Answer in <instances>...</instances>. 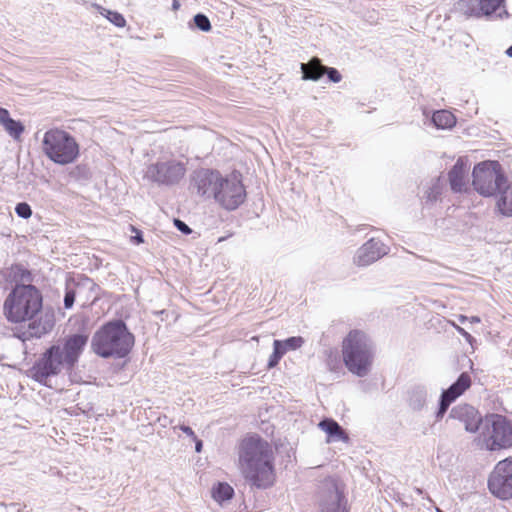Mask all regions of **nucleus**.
I'll list each match as a JSON object with an SVG mask.
<instances>
[{
    "label": "nucleus",
    "mask_w": 512,
    "mask_h": 512,
    "mask_svg": "<svg viewBox=\"0 0 512 512\" xmlns=\"http://www.w3.org/2000/svg\"><path fill=\"white\" fill-rule=\"evenodd\" d=\"M186 164L176 159L159 160L147 166L144 178L158 185L172 186L181 181Z\"/></svg>",
    "instance_id": "6e6552de"
},
{
    "label": "nucleus",
    "mask_w": 512,
    "mask_h": 512,
    "mask_svg": "<svg viewBox=\"0 0 512 512\" xmlns=\"http://www.w3.org/2000/svg\"><path fill=\"white\" fill-rule=\"evenodd\" d=\"M31 302L32 285H16L4 303V311L7 319L12 322L30 321L32 319V315L29 314ZM31 328L32 322H29L28 331L19 335V338H21L23 342L29 340L32 336V332H30Z\"/></svg>",
    "instance_id": "423d86ee"
},
{
    "label": "nucleus",
    "mask_w": 512,
    "mask_h": 512,
    "mask_svg": "<svg viewBox=\"0 0 512 512\" xmlns=\"http://www.w3.org/2000/svg\"><path fill=\"white\" fill-rule=\"evenodd\" d=\"M133 344L134 336L124 322L117 320L106 323L95 332L91 348L103 358H123L130 352Z\"/></svg>",
    "instance_id": "f03ea898"
},
{
    "label": "nucleus",
    "mask_w": 512,
    "mask_h": 512,
    "mask_svg": "<svg viewBox=\"0 0 512 512\" xmlns=\"http://www.w3.org/2000/svg\"><path fill=\"white\" fill-rule=\"evenodd\" d=\"M318 427L327 434V442L348 441V436L343 428L333 419L326 418L322 420Z\"/></svg>",
    "instance_id": "4be33fe9"
},
{
    "label": "nucleus",
    "mask_w": 512,
    "mask_h": 512,
    "mask_svg": "<svg viewBox=\"0 0 512 512\" xmlns=\"http://www.w3.org/2000/svg\"><path fill=\"white\" fill-rule=\"evenodd\" d=\"M193 441L195 442L196 452L200 453L202 451V447H203L202 441L199 440L197 437H196V440H193Z\"/></svg>",
    "instance_id": "a19ab883"
},
{
    "label": "nucleus",
    "mask_w": 512,
    "mask_h": 512,
    "mask_svg": "<svg viewBox=\"0 0 512 512\" xmlns=\"http://www.w3.org/2000/svg\"><path fill=\"white\" fill-rule=\"evenodd\" d=\"M96 8L102 16L107 18L115 26L123 28L126 25L124 16L119 12L108 10L100 5H96Z\"/></svg>",
    "instance_id": "c756f323"
},
{
    "label": "nucleus",
    "mask_w": 512,
    "mask_h": 512,
    "mask_svg": "<svg viewBox=\"0 0 512 512\" xmlns=\"http://www.w3.org/2000/svg\"><path fill=\"white\" fill-rule=\"evenodd\" d=\"M470 163L466 157H459L448 172L450 188L455 193L466 192L469 188Z\"/></svg>",
    "instance_id": "a211bd4d"
},
{
    "label": "nucleus",
    "mask_w": 512,
    "mask_h": 512,
    "mask_svg": "<svg viewBox=\"0 0 512 512\" xmlns=\"http://www.w3.org/2000/svg\"><path fill=\"white\" fill-rule=\"evenodd\" d=\"M497 16H498L499 18H502V17H503V14H502V13H499V14H497Z\"/></svg>",
    "instance_id": "de8ad7c7"
},
{
    "label": "nucleus",
    "mask_w": 512,
    "mask_h": 512,
    "mask_svg": "<svg viewBox=\"0 0 512 512\" xmlns=\"http://www.w3.org/2000/svg\"><path fill=\"white\" fill-rule=\"evenodd\" d=\"M504 0H481V17H492L502 7Z\"/></svg>",
    "instance_id": "7c9ffc66"
},
{
    "label": "nucleus",
    "mask_w": 512,
    "mask_h": 512,
    "mask_svg": "<svg viewBox=\"0 0 512 512\" xmlns=\"http://www.w3.org/2000/svg\"><path fill=\"white\" fill-rule=\"evenodd\" d=\"M55 326V311L50 305L43 306L40 292L34 287V337L40 338Z\"/></svg>",
    "instance_id": "ddd939ff"
},
{
    "label": "nucleus",
    "mask_w": 512,
    "mask_h": 512,
    "mask_svg": "<svg viewBox=\"0 0 512 512\" xmlns=\"http://www.w3.org/2000/svg\"><path fill=\"white\" fill-rule=\"evenodd\" d=\"M62 369H67L65 357L60 346L53 345L44 353L39 363L34 366V380L49 385L48 377L58 374Z\"/></svg>",
    "instance_id": "f8f14e48"
},
{
    "label": "nucleus",
    "mask_w": 512,
    "mask_h": 512,
    "mask_svg": "<svg viewBox=\"0 0 512 512\" xmlns=\"http://www.w3.org/2000/svg\"><path fill=\"white\" fill-rule=\"evenodd\" d=\"M319 512H349L343 484L333 477L326 478L318 491Z\"/></svg>",
    "instance_id": "1a4fd4ad"
},
{
    "label": "nucleus",
    "mask_w": 512,
    "mask_h": 512,
    "mask_svg": "<svg viewBox=\"0 0 512 512\" xmlns=\"http://www.w3.org/2000/svg\"><path fill=\"white\" fill-rule=\"evenodd\" d=\"M441 195V188L438 182L434 183L425 192L426 203H434L439 199Z\"/></svg>",
    "instance_id": "473e14b6"
},
{
    "label": "nucleus",
    "mask_w": 512,
    "mask_h": 512,
    "mask_svg": "<svg viewBox=\"0 0 512 512\" xmlns=\"http://www.w3.org/2000/svg\"><path fill=\"white\" fill-rule=\"evenodd\" d=\"M449 418L461 422L468 433H479L484 421L479 411L468 404H459L453 407Z\"/></svg>",
    "instance_id": "dca6fc26"
},
{
    "label": "nucleus",
    "mask_w": 512,
    "mask_h": 512,
    "mask_svg": "<svg viewBox=\"0 0 512 512\" xmlns=\"http://www.w3.org/2000/svg\"><path fill=\"white\" fill-rule=\"evenodd\" d=\"M342 356L347 369L358 377L369 374L374 361V348L368 336L353 330L342 342Z\"/></svg>",
    "instance_id": "7ed1b4c3"
},
{
    "label": "nucleus",
    "mask_w": 512,
    "mask_h": 512,
    "mask_svg": "<svg viewBox=\"0 0 512 512\" xmlns=\"http://www.w3.org/2000/svg\"><path fill=\"white\" fill-rule=\"evenodd\" d=\"M497 208L501 214L512 216V184H507L499 191Z\"/></svg>",
    "instance_id": "393cba45"
},
{
    "label": "nucleus",
    "mask_w": 512,
    "mask_h": 512,
    "mask_svg": "<svg viewBox=\"0 0 512 512\" xmlns=\"http://www.w3.org/2000/svg\"><path fill=\"white\" fill-rule=\"evenodd\" d=\"M132 230L136 232V235L131 237V240L135 241L137 244L142 243L143 238H142L140 231L136 230L134 227H132Z\"/></svg>",
    "instance_id": "ea45409f"
},
{
    "label": "nucleus",
    "mask_w": 512,
    "mask_h": 512,
    "mask_svg": "<svg viewBox=\"0 0 512 512\" xmlns=\"http://www.w3.org/2000/svg\"><path fill=\"white\" fill-rule=\"evenodd\" d=\"M468 321L470 323H479L481 321V319L478 317V316H471Z\"/></svg>",
    "instance_id": "79ce46f5"
},
{
    "label": "nucleus",
    "mask_w": 512,
    "mask_h": 512,
    "mask_svg": "<svg viewBox=\"0 0 512 512\" xmlns=\"http://www.w3.org/2000/svg\"><path fill=\"white\" fill-rule=\"evenodd\" d=\"M428 398V391L424 386H416L409 393V406L419 411L424 408Z\"/></svg>",
    "instance_id": "bb28decb"
},
{
    "label": "nucleus",
    "mask_w": 512,
    "mask_h": 512,
    "mask_svg": "<svg viewBox=\"0 0 512 512\" xmlns=\"http://www.w3.org/2000/svg\"><path fill=\"white\" fill-rule=\"evenodd\" d=\"M174 224L177 227V229L179 231H181L182 233H184V234H190L191 233V229L183 221H181L179 219H175Z\"/></svg>",
    "instance_id": "4c0bfd02"
},
{
    "label": "nucleus",
    "mask_w": 512,
    "mask_h": 512,
    "mask_svg": "<svg viewBox=\"0 0 512 512\" xmlns=\"http://www.w3.org/2000/svg\"><path fill=\"white\" fill-rule=\"evenodd\" d=\"M325 66L318 58H312L308 63L301 64L302 79L317 81L324 75Z\"/></svg>",
    "instance_id": "b1692460"
},
{
    "label": "nucleus",
    "mask_w": 512,
    "mask_h": 512,
    "mask_svg": "<svg viewBox=\"0 0 512 512\" xmlns=\"http://www.w3.org/2000/svg\"><path fill=\"white\" fill-rule=\"evenodd\" d=\"M480 6L481 0H460L459 2V8L465 15L477 18H481Z\"/></svg>",
    "instance_id": "c85d7f7f"
},
{
    "label": "nucleus",
    "mask_w": 512,
    "mask_h": 512,
    "mask_svg": "<svg viewBox=\"0 0 512 512\" xmlns=\"http://www.w3.org/2000/svg\"><path fill=\"white\" fill-rule=\"evenodd\" d=\"M178 7H179V4H178V2L175 0V1L173 2V8H174V9H177Z\"/></svg>",
    "instance_id": "49530a36"
},
{
    "label": "nucleus",
    "mask_w": 512,
    "mask_h": 512,
    "mask_svg": "<svg viewBox=\"0 0 512 512\" xmlns=\"http://www.w3.org/2000/svg\"><path fill=\"white\" fill-rule=\"evenodd\" d=\"M472 178L474 189L484 197L495 195L507 183L501 165L497 161H483L475 165Z\"/></svg>",
    "instance_id": "0eeeda50"
},
{
    "label": "nucleus",
    "mask_w": 512,
    "mask_h": 512,
    "mask_svg": "<svg viewBox=\"0 0 512 512\" xmlns=\"http://www.w3.org/2000/svg\"><path fill=\"white\" fill-rule=\"evenodd\" d=\"M468 319H469V318H468L467 316H465V315H459V316H458V321H459L460 323H465L466 321H468Z\"/></svg>",
    "instance_id": "37998d69"
},
{
    "label": "nucleus",
    "mask_w": 512,
    "mask_h": 512,
    "mask_svg": "<svg viewBox=\"0 0 512 512\" xmlns=\"http://www.w3.org/2000/svg\"><path fill=\"white\" fill-rule=\"evenodd\" d=\"M79 299L95 302L99 298V287L90 278L78 274L68 278Z\"/></svg>",
    "instance_id": "aec40b11"
},
{
    "label": "nucleus",
    "mask_w": 512,
    "mask_h": 512,
    "mask_svg": "<svg viewBox=\"0 0 512 512\" xmlns=\"http://www.w3.org/2000/svg\"><path fill=\"white\" fill-rule=\"evenodd\" d=\"M239 469L252 486H271L275 474L273 451L269 443L256 435L244 438L239 447Z\"/></svg>",
    "instance_id": "f257e3e1"
},
{
    "label": "nucleus",
    "mask_w": 512,
    "mask_h": 512,
    "mask_svg": "<svg viewBox=\"0 0 512 512\" xmlns=\"http://www.w3.org/2000/svg\"><path fill=\"white\" fill-rule=\"evenodd\" d=\"M304 343L305 341L301 336H293L285 340H274L273 353L269 357L268 368L277 366L287 352L301 348Z\"/></svg>",
    "instance_id": "412c9836"
},
{
    "label": "nucleus",
    "mask_w": 512,
    "mask_h": 512,
    "mask_svg": "<svg viewBox=\"0 0 512 512\" xmlns=\"http://www.w3.org/2000/svg\"><path fill=\"white\" fill-rule=\"evenodd\" d=\"M488 488L499 499L512 498V456L494 466L488 478Z\"/></svg>",
    "instance_id": "9b49d317"
},
{
    "label": "nucleus",
    "mask_w": 512,
    "mask_h": 512,
    "mask_svg": "<svg viewBox=\"0 0 512 512\" xmlns=\"http://www.w3.org/2000/svg\"><path fill=\"white\" fill-rule=\"evenodd\" d=\"M180 430L185 433L188 437H190L192 440H196V434L194 433V431L189 427V426H186V425H181L179 426Z\"/></svg>",
    "instance_id": "58836bf2"
},
{
    "label": "nucleus",
    "mask_w": 512,
    "mask_h": 512,
    "mask_svg": "<svg viewBox=\"0 0 512 512\" xmlns=\"http://www.w3.org/2000/svg\"><path fill=\"white\" fill-rule=\"evenodd\" d=\"M194 24L198 29L204 32H208L211 29V23L208 17L204 14H196L194 16Z\"/></svg>",
    "instance_id": "72a5a7b5"
},
{
    "label": "nucleus",
    "mask_w": 512,
    "mask_h": 512,
    "mask_svg": "<svg viewBox=\"0 0 512 512\" xmlns=\"http://www.w3.org/2000/svg\"><path fill=\"white\" fill-rule=\"evenodd\" d=\"M389 248L379 239L371 238L357 249L353 263L358 267H366L385 256Z\"/></svg>",
    "instance_id": "2eb2a0df"
},
{
    "label": "nucleus",
    "mask_w": 512,
    "mask_h": 512,
    "mask_svg": "<svg viewBox=\"0 0 512 512\" xmlns=\"http://www.w3.org/2000/svg\"><path fill=\"white\" fill-rule=\"evenodd\" d=\"M324 74H327L330 81L338 83L341 81L342 76L339 71L332 67H325Z\"/></svg>",
    "instance_id": "c9c22d12"
},
{
    "label": "nucleus",
    "mask_w": 512,
    "mask_h": 512,
    "mask_svg": "<svg viewBox=\"0 0 512 512\" xmlns=\"http://www.w3.org/2000/svg\"><path fill=\"white\" fill-rule=\"evenodd\" d=\"M221 175L220 172L209 169L195 171L191 180V188L203 198L214 199Z\"/></svg>",
    "instance_id": "4468645a"
},
{
    "label": "nucleus",
    "mask_w": 512,
    "mask_h": 512,
    "mask_svg": "<svg viewBox=\"0 0 512 512\" xmlns=\"http://www.w3.org/2000/svg\"><path fill=\"white\" fill-rule=\"evenodd\" d=\"M43 151L54 163L67 165L79 156V145L75 138L61 129H51L44 134Z\"/></svg>",
    "instance_id": "39448f33"
},
{
    "label": "nucleus",
    "mask_w": 512,
    "mask_h": 512,
    "mask_svg": "<svg viewBox=\"0 0 512 512\" xmlns=\"http://www.w3.org/2000/svg\"><path fill=\"white\" fill-rule=\"evenodd\" d=\"M15 212L19 217L24 219L29 218L32 214L31 207L25 202L17 204Z\"/></svg>",
    "instance_id": "f704fd0d"
},
{
    "label": "nucleus",
    "mask_w": 512,
    "mask_h": 512,
    "mask_svg": "<svg viewBox=\"0 0 512 512\" xmlns=\"http://www.w3.org/2000/svg\"><path fill=\"white\" fill-rule=\"evenodd\" d=\"M506 54L512 58V45L506 50Z\"/></svg>",
    "instance_id": "c03bdc74"
},
{
    "label": "nucleus",
    "mask_w": 512,
    "mask_h": 512,
    "mask_svg": "<svg viewBox=\"0 0 512 512\" xmlns=\"http://www.w3.org/2000/svg\"><path fill=\"white\" fill-rule=\"evenodd\" d=\"M415 492L418 494V495H422L423 494V490L420 489V488H416L415 489Z\"/></svg>",
    "instance_id": "a18cd8bd"
},
{
    "label": "nucleus",
    "mask_w": 512,
    "mask_h": 512,
    "mask_svg": "<svg viewBox=\"0 0 512 512\" xmlns=\"http://www.w3.org/2000/svg\"><path fill=\"white\" fill-rule=\"evenodd\" d=\"M246 198V191L239 174L221 175L214 200L226 210H235Z\"/></svg>",
    "instance_id": "9d476101"
},
{
    "label": "nucleus",
    "mask_w": 512,
    "mask_h": 512,
    "mask_svg": "<svg viewBox=\"0 0 512 512\" xmlns=\"http://www.w3.org/2000/svg\"><path fill=\"white\" fill-rule=\"evenodd\" d=\"M234 494L233 488L227 483H219L212 490V496L215 501L222 503L232 498Z\"/></svg>",
    "instance_id": "cd10ccee"
},
{
    "label": "nucleus",
    "mask_w": 512,
    "mask_h": 512,
    "mask_svg": "<svg viewBox=\"0 0 512 512\" xmlns=\"http://www.w3.org/2000/svg\"><path fill=\"white\" fill-rule=\"evenodd\" d=\"M477 446L488 452L507 450L512 447V421L503 415L491 414L484 418L475 438Z\"/></svg>",
    "instance_id": "20e7f679"
},
{
    "label": "nucleus",
    "mask_w": 512,
    "mask_h": 512,
    "mask_svg": "<svg viewBox=\"0 0 512 512\" xmlns=\"http://www.w3.org/2000/svg\"><path fill=\"white\" fill-rule=\"evenodd\" d=\"M451 325L455 328V330L462 336L464 337V339L469 343V344H473V342L475 341V339L465 330L463 329L461 326L455 324L454 322H451Z\"/></svg>",
    "instance_id": "e433bc0d"
},
{
    "label": "nucleus",
    "mask_w": 512,
    "mask_h": 512,
    "mask_svg": "<svg viewBox=\"0 0 512 512\" xmlns=\"http://www.w3.org/2000/svg\"><path fill=\"white\" fill-rule=\"evenodd\" d=\"M87 342L86 334H73L66 338L61 351L65 357L67 370L72 369L76 364Z\"/></svg>",
    "instance_id": "6ab92c4d"
},
{
    "label": "nucleus",
    "mask_w": 512,
    "mask_h": 512,
    "mask_svg": "<svg viewBox=\"0 0 512 512\" xmlns=\"http://www.w3.org/2000/svg\"><path fill=\"white\" fill-rule=\"evenodd\" d=\"M503 14H504L505 16H507V15H508V12L504 10V11H503Z\"/></svg>",
    "instance_id": "09e8293b"
},
{
    "label": "nucleus",
    "mask_w": 512,
    "mask_h": 512,
    "mask_svg": "<svg viewBox=\"0 0 512 512\" xmlns=\"http://www.w3.org/2000/svg\"><path fill=\"white\" fill-rule=\"evenodd\" d=\"M0 124L5 131L14 139H18L24 131V126L20 121L10 117L8 110L0 108Z\"/></svg>",
    "instance_id": "5701e85b"
},
{
    "label": "nucleus",
    "mask_w": 512,
    "mask_h": 512,
    "mask_svg": "<svg viewBox=\"0 0 512 512\" xmlns=\"http://www.w3.org/2000/svg\"><path fill=\"white\" fill-rule=\"evenodd\" d=\"M76 297H78L77 293L75 289L72 287L69 279H67L65 284L64 307L66 309H71L73 307Z\"/></svg>",
    "instance_id": "2f4dec72"
},
{
    "label": "nucleus",
    "mask_w": 512,
    "mask_h": 512,
    "mask_svg": "<svg viewBox=\"0 0 512 512\" xmlns=\"http://www.w3.org/2000/svg\"><path fill=\"white\" fill-rule=\"evenodd\" d=\"M436 512H443V511L439 508H436Z\"/></svg>",
    "instance_id": "8fccbe9b"
},
{
    "label": "nucleus",
    "mask_w": 512,
    "mask_h": 512,
    "mask_svg": "<svg viewBox=\"0 0 512 512\" xmlns=\"http://www.w3.org/2000/svg\"><path fill=\"white\" fill-rule=\"evenodd\" d=\"M432 123L437 129H451L456 124V117L448 110H438L432 115Z\"/></svg>",
    "instance_id": "a878e982"
},
{
    "label": "nucleus",
    "mask_w": 512,
    "mask_h": 512,
    "mask_svg": "<svg viewBox=\"0 0 512 512\" xmlns=\"http://www.w3.org/2000/svg\"><path fill=\"white\" fill-rule=\"evenodd\" d=\"M470 386L471 377L468 373H462L455 383L442 392L439 408L436 412V419H442L451 403L460 397Z\"/></svg>",
    "instance_id": "f3484780"
}]
</instances>
